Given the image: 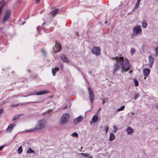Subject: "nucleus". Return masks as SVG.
Wrapping results in <instances>:
<instances>
[{"label":"nucleus","instance_id":"a878e982","mask_svg":"<svg viewBox=\"0 0 158 158\" xmlns=\"http://www.w3.org/2000/svg\"><path fill=\"white\" fill-rule=\"evenodd\" d=\"M27 153H35V152L31 148H30L27 150Z\"/></svg>","mask_w":158,"mask_h":158},{"label":"nucleus","instance_id":"13d9d810","mask_svg":"<svg viewBox=\"0 0 158 158\" xmlns=\"http://www.w3.org/2000/svg\"><path fill=\"white\" fill-rule=\"evenodd\" d=\"M101 110V108H100L99 110Z\"/></svg>","mask_w":158,"mask_h":158},{"label":"nucleus","instance_id":"4d7b16f0","mask_svg":"<svg viewBox=\"0 0 158 158\" xmlns=\"http://www.w3.org/2000/svg\"><path fill=\"white\" fill-rule=\"evenodd\" d=\"M135 8H134V9L132 10V11H133V12L134 11V10H135Z\"/></svg>","mask_w":158,"mask_h":158},{"label":"nucleus","instance_id":"9b49d317","mask_svg":"<svg viewBox=\"0 0 158 158\" xmlns=\"http://www.w3.org/2000/svg\"><path fill=\"white\" fill-rule=\"evenodd\" d=\"M150 72V69L148 68L144 69L143 70V73L145 77H147Z\"/></svg>","mask_w":158,"mask_h":158},{"label":"nucleus","instance_id":"09e8293b","mask_svg":"<svg viewBox=\"0 0 158 158\" xmlns=\"http://www.w3.org/2000/svg\"><path fill=\"white\" fill-rule=\"evenodd\" d=\"M132 72H133V71H129V73H132Z\"/></svg>","mask_w":158,"mask_h":158},{"label":"nucleus","instance_id":"c03bdc74","mask_svg":"<svg viewBox=\"0 0 158 158\" xmlns=\"http://www.w3.org/2000/svg\"><path fill=\"white\" fill-rule=\"evenodd\" d=\"M46 24V23H45V22H44V23H43L42 24V25H45Z\"/></svg>","mask_w":158,"mask_h":158},{"label":"nucleus","instance_id":"1a4fd4ad","mask_svg":"<svg viewBox=\"0 0 158 158\" xmlns=\"http://www.w3.org/2000/svg\"><path fill=\"white\" fill-rule=\"evenodd\" d=\"M83 118L82 116H79L74 119L73 120V123L75 125H77L79 123L82 121L83 120Z\"/></svg>","mask_w":158,"mask_h":158},{"label":"nucleus","instance_id":"423d86ee","mask_svg":"<svg viewBox=\"0 0 158 158\" xmlns=\"http://www.w3.org/2000/svg\"><path fill=\"white\" fill-rule=\"evenodd\" d=\"M10 13L11 11L10 10L8 9L6 10L3 17V22H6L10 16Z\"/></svg>","mask_w":158,"mask_h":158},{"label":"nucleus","instance_id":"6ab92c4d","mask_svg":"<svg viewBox=\"0 0 158 158\" xmlns=\"http://www.w3.org/2000/svg\"><path fill=\"white\" fill-rule=\"evenodd\" d=\"M98 119V117L96 115H95L93 116L92 119V120L93 123H95L97 122Z\"/></svg>","mask_w":158,"mask_h":158},{"label":"nucleus","instance_id":"c756f323","mask_svg":"<svg viewBox=\"0 0 158 158\" xmlns=\"http://www.w3.org/2000/svg\"><path fill=\"white\" fill-rule=\"evenodd\" d=\"M113 132L114 133H116L117 131V130L118 129V127L116 126H113Z\"/></svg>","mask_w":158,"mask_h":158},{"label":"nucleus","instance_id":"cd10ccee","mask_svg":"<svg viewBox=\"0 0 158 158\" xmlns=\"http://www.w3.org/2000/svg\"><path fill=\"white\" fill-rule=\"evenodd\" d=\"M147 24L146 22H144L143 23L142 27L143 28H146L147 27Z\"/></svg>","mask_w":158,"mask_h":158},{"label":"nucleus","instance_id":"4be33fe9","mask_svg":"<svg viewBox=\"0 0 158 158\" xmlns=\"http://www.w3.org/2000/svg\"><path fill=\"white\" fill-rule=\"evenodd\" d=\"M20 117V115L16 114L14 116L13 118H12V121L15 120H16L18 118H19Z\"/></svg>","mask_w":158,"mask_h":158},{"label":"nucleus","instance_id":"473e14b6","mask_svg":"<svg viewBox=\"0 0 158 158\" xmlns=\"http://www.w3.org/2000/svg\"><path fill=\"white\" fill-rule=\"evenodd\" d=\"M72 135L74 137V136H75V137H78V134L75 132H74L73 133Z\"/></svg>","mask_w":158,"mask_h":158},{"label":"nucleus","instance_id":"a19ab883","mask_svg":"<svg viewBox=\"0 0 158 158\" xmlns=\"http://www.w3.org/2000/svg\"><path fill=\"white\" fill-rule=\"evenodd\" d=\"M40 1V0H35L36 3H38Z\"/></svg>","mask_w":158,"mask_h":158},{"label":"nucleus","instance_id":"ea45409f","mask_svg":"<svg viewBox=\"0 0 158 158\" xmlns=\"http://www.w3.org/2000/svg\"><path fill=\"white\" fill-rule=\"evenodd\" d=\"M42 52L44 54H45V51L44 50H42Z\"/></svg>","mask_w":158,"mask_h":158},{"label":"nucleus","instance_id":"ddd939ff","mask_svg":"<svg viewBox=\"0 0 158 158\" xmlns=\"http://www.w3.org/2000/svg\"><path fill=\"white\" fill-rule=\"evenodd\" d=\"M59 46H57L53 48L54 51L55 53L59 52L62 49V47L61 45L59 44Z\"/></svg>","mask_w":158,"mask_h":158},{"label":"nucleus","instance_id":"b1692460","mask_svg":"<svg viewBox=\"0 0 158 158\" xmlns=\"http://www.w3.org/2000/svg\"><path fill=\"white\" fill-rule=\"evenodd\" d=\"M23 151V149L22 147L20 146L18 148V152L19 154H21Z\"/></svg>","mask_w":158,"mask_h":158},{"label":"nucleus","instance_id":"864d4df0","mask_svg":"<svg viewBox=\"0 0 158 158\" xmlns=\"http://www.w3.org/2000/svg\"><path fill=\"white\" fill-rule=\"evenodd\" d=\"M131 114H134V113H133V112H132L131 113Z\"/></svg>","mask_w":158,"mask_h":158},{"label":"nucleus","instance_id":"aec40b11","mask_svg":"<svg viewBox=\"0 0 158 158\" xmlns=\"http://www.w3.org/2000/svg\"><path fill=\"white\" fill-rule=\"evenodd\" d=\"M115 138V136L114 134L112 133H111L110 136V140L112 141L114 140Z\"/></svg>","mask_w":158,"mask_h":158},{"label":"nucleus","instance_id":"20e7f679","mask_svg":"<svg viewBox=\"0 0 158 158\" xmlns=\"http://www.w3.org/2000/svg\"><path fill=\"white\" fill-rule=\"evenodd\" d=\"M142 32V29L140 26L138 25L134 27L133 29L132 35H137Z\"/></svg>","mask_w":158,"mask_h":158},{"label":"nucleus","instance_id":"dca6fc26","mask_svg":"<svg viewBox=\"0 0 158 158\" xmlns=\"http://www.w3.org/2000/svg\"><path fill=\"white\" fill-rule=\"evenodd\" d=\"M59 70V68L57 67H56L55 68H52V73L53 76L55 75L56 73L58 72Z\"/></svg>","mask_w":158,"mask_h":158},{"label":"nucleus","instance_id":"4468645a","mask_svg":"<svg viewBox=\"0 0 158 158\" xmlns=\"http://www.w3.org/2000/svg\"><path fill=\"white\" fill-rule=\"evenodd\" d=\"M59 9H56L53 10H52L51 12V14L53 17H54L57 13L59 11Z\"/></svg>","mask_w":158,"mask_h":158},{"label":"nucleus","instance_id":"e433bc0d","mask_svg":"<svg viewBox=\"0 0 158 158\" xmlns=\"http://www.w3.org/2000/svg\"><path fill=\"white\" fill-rule=\"evenodd\" d=\"M5 147L4 146H1L0 147V151L1 150Z\"/></svg>","mask_w":158,"mask_h":158},{"label":"nucleus","instance_id":"79ce46f5","mask_svg":"<svg viewBox=\"0 0 158 158\" xmlns=\"http://www.w3.org/2000/svg\"><path fill=\"white\" fill-rule=\"evenodd\" d=\"M60 68H61V69H62V68H63V65H62V64L61 65H60Z\"/></svg>","mask_w":158,"mask_h":158},{"label":"nucleus","instance_id":"0eeeda50","mask_svg":"<svg viewBox=\"0 0 158 158\" xmlns=\"http://www.w3.org/2000/svg\"><path fill=\"white\" fill-rule=\"evenodd\" d=\"M48 92V91L47 90L40 91L37 93L31 92L27 96L34 95H40L47 93Z\"/></svg>","mask_w":158,"mask_h":158},{"label":"nucleus","instance_id":"37998d69","mask_svg":"<svg viewBox=\"0 0 158 158\" xmlns=\"http://www.w3.org/2000/svg\"><path fill=\"white\" fill-rule=\"evenodd\" d=\"M102 102L103 104L104 105V104L105 101L103 100L102 101Z\"/></svg>","mask_w":158,"mask_h":158},{"label":"nucleus","instance_id":"58836bf2","mask_svg":"<svg viewBox=\"0 0 158 158\" xmlns=\"http://www.w3.org/2000/svg\"><path fill=\"white\" fill-rule=\"evenodd\" d=\"M3 112V110L2 109H0V114L2 113Z\"/></svg>","mask_w":158,"mask_h":158},{"label":"nucleus","instance_id":"f3484780","mask_svg":"<svg viewBox=\"0 0 158 158\" xmlns=\"http://www.w3.org/2000/svg\"><path fill=\"white\" fill-rule=\"evenodd\" d=\"M5 5V2L4 1L2 0L0 2V14H1L2 9Z\"/></svg>","mask_w":158,"mask_h":158},{"label":"nucleus","instance_id":"de8ad7c7","mask_svg":"<svg viewBox=\"0 0 158 158\" xmlns=\"http://www.w3.org/2000/svg\"><path fill=\"white\" fill-rule=\"evenodd\" d=\"M144 47V46H143L142 47V49L143 50V48Z\"/></svg>","mask_w":158,"mask_h":158},{"label":"nucleus","instance_id":"6e6d98bb","mask_svg":"<svg viewBox=\"0 0 158 158\" xmlns=\"http://www.w3.org/2000/svg\"><path fill=\"white\" fill-rule=\"evenodd\" d=\"M38 28H39V26H38L37 27V29H38Z\"/></svg>","mask_w":158,"mask_h":158},{"label":"nucleus","instance_id":"a211bd4d","mask_svg":"<svg viewBox=\"0 0 158 158\" xmlns=\"http://www.w3.org/2000/svg\"><path fill=\"white\" fill-rule=\"evenodd\" d=\"M127 131L128 134H132L134 132L133 129L130 127H128L127 129Z\"/></svg>","mask_w":158,"mask_h":158},{"label":"nucleus","instance_id":"7c9ffc66","mask_svg":"<svg viewBox=\"0 0 158 158\" xmlns=\"http://www.w3.org/2000/svg\"><path fill=\"white\" fill-rule=\"evenodd\" d=\"M155 55L156 56H158V46L155 49Z\"/></svg>","mask_w":158,"mask_h":158},{"label":"nucleus","instance_id":"a18cd8bd","mask_svg":"<svg viewBox=\"0 0 158 158\" xmlns=\"http://www.w3.org/2000/svg\"><path fill=\"white\" fill-rule=\"evenodd\" d=\"M27 71L29 73L31 72V70L29 69H28Z\"/></svg>","mask_w":158,"mask_h":158},{"label":"nucleus","instance_id":"bb28decb","mask_svg":"<svg viewBox=\"0 0 158 158\" xmlns=\"http://www.w3.org/2000/svg\"><path fill=\"white\" fill-rule=\"evenodd\" d=\"M135 85V86H137L139 85V82L136 79H134Z\"/></svg>","mask_w":158,"mask_h":158},{"label":"nucleus","instance_id":"6e6552de","mask_svg":"<svg viewBox=\"0 0 158 158\" xmlns=\"http://www.w3.org/2000/svg\"><path fill=\"white\" fill-rule=\"evenodd\" d=\"M88 90L89 92L90 101L91 103H92L94 100V94L90 87H88Z\"/></svg>","mask_w":158,"mask_h":158},{"label":"nucleus","instance_id":"5701e85b","mask_svg":"<svg viewBox=\"0 0 158 158\" xmlns=\"http://www.w3.org/2000/svg\"><path fill=\"white\" fill-rule=\"evenodd\" d=\"M104 128L105 129L106 133H107L109 129V127L107 125H106L104 126Z\"/></svg>","mask_w":158,"mask_h":158},{"label":"nucleus","instance_id":"f8f14e48","mask_svg":"<svg viewBox=\"0 0 158 158\" xmlns=\"http://www.w3.org/2000/svg\"><path fill=\"white\" fill-rule=\"evenodd\" d=\"M15 124H11L6 129V130L7 131L9 132H11L12 130L14 128V127H15Z\"/></svg>","mask_w":158,"mask_h":158},{"label":"nucleus","instance_id":"603ef678","mask_svg":"<svg viewBox=\"0 0 158 158\" xmlns=\"http://www.w3.org/2000/svg\"><path fill=\"white\" fill-rule=\"evenodd\" d=\"M88 158H93V156H90Z\"/></svg>","mask_w":158,"mask_h":158},{"label":"nucleus","instance_id":"393cba45","mask_svg":"<svg viewBox=\"0 0 158 158\" xmlns=\"http://www.w3.org/2000/svg\"><path fill=\"white\" fill-rule=\"evenodd\" d=\"M125 108V106H123L120 107V108L117 109V111H120L123 110H124Z\"/></svg>","mask_w":158,"mask_h":158},{"label":"nucleus","instance_id":"2eb2a0df","mask_svg":"<svg viewBox=\"0 0 158 158\" xmlns=\"http://www.w3.org/2000/svg\"><path fill=\"white\" fill-rule=\"evenodd\" d=\"M61 59L64 62L68 63L69 62V60L64 55H62L61 56Z\"/></svg>","mask_w":158,"mask_h":158},{"label":"nucleus","instance_id":"2f4dec72","mask_svg":"<svg viewBox=\"0 0 158 158\" xmlns=\"http://www.w3.org/2000/svg\"><path fill=\"white\" fill-rule=\"evenodd\" d=\"M139 97V94H136L134 95V98L136 100Z\"/></svg>","mask_w":158,"mask_h":158},{"label":"nucleus","instance_id":"39448f33","mask_svg":"<svg viewBox=\"0 0 158 158\" xmlns=\"http://www.w3.org/2000/svg\"><path fill=\"white\" fill-rule=\"evenodd\" d=\"M91 52L96 56H99L100 54V50L98 47H93L91 50Z\"/></svg>","mask_w":158,"mask_h":158},{"label":"nucleus","instance_id":"8fccbe9b","mask_svg":"<svg viewBox=\"0 0 158 158\" xmlns=\"http://www.w3.org/2000/svg\"><path fill=\"white\" fill-rule=\"evenodd\" d=\"M67 108V106H66L64 107V108H63V109H66V108Z\"/></svg>","mask_w":158,"mask_h":158},{"label":"nucleus","instance_id":"5fc2aeb1","mask_svg":"<svg viewBox=\"0 0 158 158\" xmlns=\"http://www.w3.org/2000/svg\"><path fill=\"white\" fill-rule=\"evenodd\" d=\"M26 23V22H23V24H24V23Z\"/></svg>","mask_w":158,"mask_h":158},{"label":"nucleus","instance_id":"f704fd0d","mask_svg":"<svg viewBox=\"0 0 158 158\" xmlns=\"http://www.w3.org/2000/svg\"><path fill=\"white\" fill-rule=\"evenodd\" d=\"M135 50L133 48H131V55H132L135 52Z\"/></svg>","mask_w":158,"mask_h":158},{"label":"nucleus","instance_id":"3c124183","mask_svg":"<svg viewBox=\"0 0 158 158\" xmlns=\"http://www.w3.org/2000/svg\"><path fill=\"white\" fill-rule=\"evenodd\" d=\"M19 115H20V116H23V114H19Z\"/></svg>","mask_w":158,"mask_h":158},{"label":"nucleus","instance_id":"c85d7f7f","mask_svg":"<svg viewBox=\"0 0 158 158\" xmlns=\"http://www.w3.org/2000/svg\"><path fill=\"white\" fill-rule=\"evenodd\" d=\"M36 127H35V128H33V129H29V130H27L26 131V132H31V131H35V130H36Z\"/></svg>","mask_w":158,"mask_h":158},{"label":"nucleus","instance_id":"c9c22d12","mask_svg":"<svg viewBox=\"0 0 158 158\" xmlns=\"http://www.w3.org/2000/svg\"><path fill=\"white\" fill-rule=\"evenodd\" d=\"M38 102H27L25 103V105H26L27 104L30 103H38Z\"/></svg>","mask_w":158,"mask_h":158},{"label":"nucleus","instance_id":"7ed1b4c3","mask_svg":"<svg viewBox=\"0 0 158 158\" xmlns=\"http://www.w3.org/2000/svg\"><path fill=\"white\" fill-rule=\"evenodd\" d=\"M69 118L70 116L68 114H64L61 118L60 121V124L62 125H64L67 123Z\"/></svg>","mask_w":158,"mask_h":158},{"label":"nucleus","instance_id":"f03ea898","mask_svg":"<svg viewBox=\"0 0 158 158\" xmlns=\"http://www.w3.org/2000/svg\"><path fill=\"white\" fill-rule=\"evenodd\" d=\"M47 125V122L44 119H42L39 120L36 126V129L38 130H41L44 128Z\"/></svg>","mask_w":158,"mask_h":158},{"label":"nucleus","instance_id":"9d476101","mask_svg":"<svg viewBox=\"0 0 158 158\" xmlns=\"http://www.w3.org/2000/svg\"><path fill=\"white\" fill-rule=\"evenodd\" d=\"M149 60L148 64L149 67L150 68H151L152 66L154 61V58L152 55H150L149 56Z\"/></svg>","mask_w":158,"mask_h":158},{"label":"nucleus","instance_id":"f257e3e1","mask_svg":"<svg viewBox=\"0 0 158 158\" xmlns=\"http://www.w3.org/2000/svg\"><path fill=\"white\" fill-rule=\"evenodd\" d=\"M114 60V58H113ZM116 62L114 66L113 69V73L115 74L117 73V71L121 68V72H126L131 67V64L128 60L125 58L124 60L123 57H116L115 58Z\"/></svg>","mask_w":158,"mask_h":158},{"label":"nucleus","instance_id":"49530a36","mask_svg":"<svg viewBox=\"0 0 158 158\" xmlns=\"http://www.w3.org/2000/svg\"><path fill=\"white\" fill-rule=\"evenodd\" d=\"M156 108L158 109V104L156 105Z\"/></svg>","mask_w":158,"mask_h":158},{"label":"nucleus","instance_id":"412c9836","mask_svg":"<svg viewBox=\"0 0 158 158\" xmlns=\"http://www.w3.org/2000/svg\"><path fill=\"white\" fill-rule=\"evenodd\" d=\"M140 2V0H137L135 4V9H138Z\"/></svg>","mask_w":158,"mask_h":158},{"label":"nucleus","instance_id":"4c0bfd02","mask_svg":"<svg viewBox=\"0 0 158 158\" xmlns=\"http://www.w3.org/2000/svg\"><path fill=\"white\" fill-rule=\"evenodd\" d=\"M18 106V105H12L11 106V107H15V106Z\"/></svg>","mask_w":158,"mask_h":158},{"label":"nucleus","instance_id":"72a5a7b5","mask_svg":"<svg viewBox=\"0 0 158 158\" xmlns=\"http://www.w3.org/2000/svg\"><path fill=\"white\" fill-rule=\"evenodd\" d=\"M81 154L83 155L84 156L87 157H88L89 156V155L88 154H87L86 153H81Z\"/></svg>","mask_w":158,"mask_h":158}]
</instances>
